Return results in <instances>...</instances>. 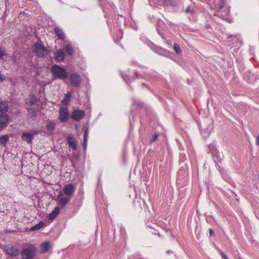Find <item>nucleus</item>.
Returning <instances> with one entry per match:
<instances>
[{"label": "nucleus", "mask_w": 259, "mask_h": 259, "mask_svg": "<svg viewBox=\"0 0 259 259\" xmlns=\"http://www.w3.org/2000/svg\"><path fill=\"white\" fill-rule=\"evenodd\" d=\"M215 4V14L214 15L219 17L221 19L227 21H229L230 18V8H227L224 10V0H214Z\"/></svg>", "instance_id": "1"}, {"label": "nucleus", "mask_w": 259, "mask_h": 259, "mask_svg": "<svg viewBox=\"0 0 259 259\" xmlns=\"http://www.w3.org/2000/svg\"><path fill=\"white\" fill-rule=\"evenodd\" d=\"M51 72L54 79L65 80L68 77V73L66 69L58 65H53L51 67Z\"/></svg>", "instance_id": "2"}, {"label": "nucleus", "mask_w": 259, "mask_h": 259, "mask_svg": "<svg viewBox=\"0 0 259 259\" xmlns=\"http://www.w3.org/2000/svg\"><path fill=\"white\" fill-rule=\"evenodd\" d=\"M36 251L37 248L35 245L30 244L28 247L24 248L21 251V258L33 259Z\"/></svg>", "instance_id": "3"}, {"label": "nucleus", "mask_w": 259, "mask_h": 259, "mask_svg": "<svg viewBox=\"0 0 259 259\" xmlns=\"http://www.w3.org/2000/svg\"><path fill=\"white\" fill-rule=\"evenodd\" d=\"M33 52L37 57L42 58L47 57L49 54L46 48L41 43H36L34 45Z\"/></svg>", "instance_id": "4"}, {"label": "nucleus", "mask_w": 259, "mask_h": 259, "mask_svg": "<svg viewBox=\"0 0 259 259\" xmlns=\"http://www.w3.org/2000/svg\"><path fill=\"white\" fill-rule=\"evenodd\" d=\"M6 254L11 257H16L19 253V250L17 246L12 244L4 245L2 247Z\"/></svg>", "instance_id": "5"}, {"label": "nucleus", "mask_w": 259, "mask_h": 259, "mask_svg": "<svg viewBox=\"0 0 259 259\" xmlns=\"http://www.w3.org/2000/svg\"><path fill=\"white\" fill-rule=\"evenodd\" d=\"M134 208L137 212H141L142 210H146L147 206L145 201L140 197H136L133 202Z\"/></svg>", "instance_id": "6"}, {"label": "nucleus", "mask_w": 259, "mask_h": 259, "mask_svg": "<svg viewBox=\"0 0 259 259\" xmlns=\"http://www.w3.org/2000/svg\"><path fill=\"white\" fill-rule=\"evenodd\" d=\"M71 84L75 88L79 87L81 82V76L76 72L71 73L69 76Z\"/></svg>", "instance_id": "7"}, {"label": "nucleus", "mask_w": 259, "mask_h": 259, "mask_svg": "<svg viewBox=\"0 0 259 259\" xmlns=\"http://www.w3.org/2000/svg\"><path fill=\"white\" fill-rule=\"evenodd\" d=\"M57 198L58 205L61 208L64 207L71 199L69 197H63V194L61 192L58 194Z\"/></svg>", "instance_id": "8"}, {"label": "nucleus", "mask_w": 259, "mask_h": 259, "mask_svg": "<svg viewBox=\"0 0 259 259\" xmlns=\"http://www.w3.org/2000/svg\"><path fill=\"white\" fill-rule=\"evenodd\" d=\"M9 121L8 115L6 113H0V132L7 127Z\"/></svg>", "instance_id": "9"}, {"label": "nucleus", "mask_w": 259, "mask_h": 259, "mask_svg": "<svg viewBox=\"0 0 259 259\" xmlns=\"http://www.w3.org/2000/svg\"><path fill=\"white\" fill-rule=\"evenodd\" d=\"M85 115V112L82 110H75L72 111L71 118L76 121H78L80 120Z\"/></svg>", "instance_id": "10"}, {"label": "nucleus", "mask_w": 259, "mask_h": 259, "mask_svg": "<svg viewBox=\"0 0 259 259\" xmlns=\"http://www.w3.org/2000/svg\"><path fill=\"white\" fill-rule=\"evenodd\" d=\"M75 191V187L72 184H68L65 185L63 188L64 194L70 198H71Z\"/></svg>", "instance_id": "11"}, {"label": "nucleus", "mask_w": 259, "mask_h": 259, "mask_svg": "<svg viewBox=\"0 0 259 259\" xmlns=\"http://www.w3.org/2000/svg\"><path fill=\"white\" fill-rule=\"evenodd\" d=\"M59 120L63 122H66L69 117V112L67 108H61L59 109Z\"/></svg>", "instance_id": "12"}, {"label": "nucleus", "mask_w": 259, "mask_h": 259, "mask_svg": "<svg viewBox=\"0 0 259 259\" xmlns=\"http://www.w3.org/2000/svg\"><path fill=\"white\" fill-rule=\"evenodd\" d=\"M67 142L68 146L71 148L73 150H76L77 149L76 140L73 135L70 134L68 135L67 139Z\"/></svg>", "instance_id": "13"}, {"label": "nucleus", "mask_w": 259, "mask_h": 259, "mask_svg": "<svg viewBox=\"0 0 259 259\" xmlns=\"http://www.w3.org/2000/svg\"><path fill=\"white\" fill-rule=\"evenodd\" d=\"M65 54L62 49L58 51L54 54V59L57 62L63 61L65 59Z\"/></svg>", "instance_id": "14"}, {"label": "nucleus", "mask_w": 259, "mask_h": 259, "mask_svg": "<svg viewBox=\"0 0 259 259\" xmlns=\"http://www.w3.org/2000/svg\"><path fill=\"white\" fill-rule=\"evenodd\" d=\"M134 74L135 76L132 78L128 75L123 76V79L125 80L127 84L131 82L133 80H134V79L141 78L143 77L142 75L140 74H139L137 71H135Z\"/></svg>", "instance_id": "15"}, {"label": "nucleus", "mask_w": 259, "mask_h": 259, "mask_svg": "<svg viewBox=\"0 0 259 259\" xmlns=\"http://www.w3.org/2000/svg\"><path fill=\"white\" fill-rule=\"evenodd\" d=\"M34 135L28 132L23 133L22 135V139L23 141H26L28 144H31Z\"/></svg>", "instance_id": "16"}, {"label": "nucleus", "mask_w": 259, "mask_h": 259, "mask_svg": "<svg viewBox=\"0 0 259 259\" xmlns=\"http://www.w3.org/2000/svg\"><path fill=\"white\" fill-rule=\"evenodd\" d=\"M153 50L156 53L162 56H166L167 53H169L168 50L160 47H155Z\"/></svg>", "instance_id": "17"}, {"label": "nucleus", "mask_w": 259, "mask_h": 259, "mask_svg": "<svg viewBox=\"0 0 259 259\" xmlns=\"http://www.w3.org/2000/svg\"><path fill=\"white\" fill-rule=\"evenodd\" d=\"M88 134H89V128L88 127H84V133H83V150L85 151L87 146V142L88 140Z\"/></svg>", "instance_id": "18"}, {"label": "nucleus", "mask_w": 259, "mask_h": 259, "mask_svg": "<svg viewBox=\"0 0 259 259\" xmlns=\"http://www.w3.org/2000/svg\"><path fill=\"white\" fill-rule=\"evenodd\" d=\"M54 32L56 35L58 36V38L62 40L65 38V36L63 30L58 27H55L54 28Z\"/></svg>", "instance_id": "19"}, {"label": "nucleus", "mask_w": 259, "mask_h": 259, "mask_svg": "<svg viewBox=\"0 0 259 259\" xmlns=\"http://www.w3.org/2000/svg\"><path fill=\"white\" fill-rule=\"evenodd\" d=\"M9 106L6 101H3L0 98V112L1 113L7 112L8 110Z\"/></svg>", "instance_id": "20"}, {"label": "nucleus", "mask_w": 259, "mask_h": 259, "mask_svg": "<svg viewBox=\"0 0 259 259\" xmlns=\"http://www.w3.org/2000/svg\"><path fill=\"white\" fill-rule=\"evenodd\" d=\"M71 98V93L70 92H68L65 95L64 99L62 101V104H63L64 105H68L70 102Z\"/></svg>", "instance_id": "21"}, {"label": "nucleus", "mask_w": 259, "mask_h": 259, "mask_svg": "<svg viewBox=\"0 0 259 259\" xmlns=\"http://www.w3.org/2000/svg\"><path fill=\"white\" fill-rule=\"evenodd\" d=\"M60 210V207L59 206L56 207L55 209L50 214L49 219L51 220L54 219L59 213Z\"/></svg>", "instance_id": "22"}, {"label": "nucleus", "mask_w": 259, "mask_h": 259, "mask_svg": "<svg viewBox=\"0 0 259 259\" xmlns=\"http://www.w3.org/2000/svg\"><path fill=\"white\" fill-rule=\"evenodd\" d=\"M50 246V245L49 242L46 241L43 242L40 245L41 252L43 253H46L48 252L49 250Z\"/></svg>", "instance_id": "23"}, {"label": "nucleus", "mask_w": 259, "mask_h": 259, "mask_svg": "<svg viewBox=\"0 0 259 259\" xmlns=\"http://www.w3.org/2000/svg\"><path fill=\"white\" fill-rule=\"evenodd\" d=\"M45 223L43 221H41L36 225L32 226L31 228H30L29 230L30 231H34L36 230H38L40 229L42 227L44 226Z\"/></svg>", "instance_id": "24"}, {"label": "nucleus", "mask_w": 259, "mask_h": 259, "mask_svg": "<svg viewBox=\"0 0 259 259\" xmlns=\"http://www.w3.org/2000/svg\"><path fill=\"white\" fill-rule=\"evenodd\" d=\"M9 139V136L8 135L0 136V145L2 146H5Z\"/></svg>", "instance_id": "25"}, {"label": "nucleus", "mask_w": 259, "mask_h": 259, "mask_svg": "<svg viewBox=\"0 0 259 259\" xmlns=\"http://www.w3.org/2000/svg\"><path fill=\"white\" fill-rule=\"evenodd\" d=\"M65 51L69 55H72L74 52V48L72 47V46L70 44H67L65 48Z\"/></svg>", "instance_id": "26"}, {"label": "nucleus", "mask_w": 259, "mask_h": 259, "mask_svg": "<svg viewBox=\"0 0 259 259\" xmlns=\"http://www.w3.org/2000/svg\"><path fill=\"white\" fill-rule=\"evenodd\" d=\"M28 113L30 118H35L36 117V113L34 108H28Z\"/></svg>", "instance_id": "27"}, {"label": "nucleus", "mask_w": 259, "mask_h": 259, "mask_svg": "<svg viewBox=\"0 0 259 259\" xmlns=\"http://www.w3.org/2000/svg\"><path fill=\"white\" fill-rule=\"evenodd\" d=\"M133 105H135L136 107L139 108L143 107L144 106V104L142 102L136 99L133 100Z\"/></svg>", "instance_id": "28"}, {"label": "nucleus", "mask_w": 259, "mask_h": 259, "mask_svg": "<svg viewBox=\"0 0 259 259\" xmlns=\"http://www.w3.org/2000/svg\"><path fill=\"white\" fill-rule=\"evenodd\" d=\"M174 49L177 54L180 55L182 54V50L180 46L177 44L175 43L174 44Z\"/></svg>", "instance_id": "29"}, {"label": "nucleus", "mask_w": 259, "mask_h": 259, "mask_svg": "<svg viewBox=\"0 0 259 259\" xmlns=\"http://www.w3.org/2000/svg\"><path fill=\"white\" fill-rule=\"evenodd\" d=\"M55 127V124L53 122H49L47 125V128L49 131H53L54 130Z\"/></svg>", "instance_id": "30"}, {"label": "nucleus", "mask_w": 259, "mask_h": 259, "mask_svg": "<svg viewBox=\"0 0 259 259\" xmlns=\"http://www.w3.org/2000/svg\"><path fill=\"white\" fill-rule=\"evenodd\" d=\"M185 12L187 14H193L195 12L194 8L193 7L189 6L186 9Z\"/></svg>", "instance_id": "31"}, {"label": "nucleus", "mask_w": 259, "mask_h": 259, "mask_svg": "<svg viewBox=\"0 0 259 259\" xmlns=\"http://www.w3.org/2000/svg\"><path fill=\"white\" fill-rule=\"evenodd\" d=\"M156 30H157V33L159 34V35L161 36V38L163 39H165V37L163 36V33L161 32V28H160V26L159 24H157V25H156Z\"/></svg>", "instance_id": "32"}, {"label": "nucleus", "mask_w": 259, "mask_h": 259, "mask_svg": "<svg viewBox=\"0 0 259 259\" xmlns=\"http://www.w3.org/2000/svg\"><path fill=\"white\" fill-rule=\"evenodd\" d=\"M6 55V50L0 46V59H2Z\"/></svg>", "instance_id": "33"}, {"label": "nucleus", "mask_w": 259, "mask_h": 259, "mask_svg": "<svg viewBox=\"0 0 259 259\" xmlns=\"http://www.w3.org/2000/svg\"><path fill=\"white\" fill-rule=\"evenodd\" d=\"M158 137V134L157 133L154 134L153 136V139L151 140V142L152 143V142H153L155 141H156Z\"/></svg>", "instance_id": "34"}, {"label": "nucleus", "mask_w": 259, "mask_h": 259, "mask_svg": "<svg viewBox=\"0 0 259 259\" xmlns=\"http://www.w3.org/2000/svg\"><path fill=\"white\" fill-rule=\"evenodd\" d=\"M5 79V76L0 72V82L4 81Z\"/></svg>", "instance_id": "35"}, {"label": "nucleus", "mask_w": 259, "mask_h": 259, "mask_svg": "<svg viewBox=\"0 0 259 259\" xmlns=\"http://www.w3.org/2000/svg\"><path fill=\"white\" fill-rule=\"evenodd\" d=\"M220 254L224 259H229L227 256L222 251L220 252Z\"/></svg>", "instance_id": "36"}, {"label": "nucleus", "mask_w": 259, "mask_h": 259, "mask_svg": "<svg viewBox=\"0 0 259 259\" xmlns=\"http://www.w3.org/2000/svg\"><path fill=\"white\" fill-rule=\"evenodd\" d=\"M256 144L259 145V134L257 135L256 139Z\"/></svg>", "instance_id": "37"}, {"label": "nucleus", "mask_w": 259, "mask_h": 259, "mask_svg": "<svg viewBox=\"0 0 259 259\" xmlns=\"http://www.w3.org/2000/svg\"><path fill=\"white\" fill-rule=\"evenodd\" d=\"M209 232L210 236H212L213 235V230L212 229L210 228L209 229Z\"/></svg>", "instance_id": "38"}, {"label": "nucleus", "mask_w": 259, "mask_h": 259, "mask_svg": "<svg viewBox=\"0 0 259 259\" xmlns=\"http://www.w3.org/2000/svg\"><path fill=\"white\" fill-rule=\"evenodd\" d=\"M35 103V99L30 101V104L31 105H34Z\"/></svg>", "instance_id": "39"}, {"label": "nucleus", "mask_w": 259, "mask_h": 259, "mask_svg": "<svg viewBox=\"0 0 259 259\" xmlns=\"http://www.w3.org/2000/svg\"><path fill=\"white\" fill-rule=\"evenodd\" d=\"M12 59L13 62H15L16 61V57L15 56H14Z\"/></svg>", "instance_id": "40"}, {"label": "nucleus", "mask_w": 259, "mask_h": 259, "mask_svg": "<svg viewBox=\"0 0 259 259\" xmlns=\"http://www.w3.org/2000/svg\"><path fill=\"white\" fill-rule=\"evenodd\" d=\"M171 252H172V251H171L170 250H168L166 251V253L168 254H169Z\"/></svg>", "instance_id": "41"}, {"label": "nucleus", "mask_w": 259, "mask_h": 259, "mask_svg": "<svg viewBox=\"0 0 259 259\" xmlns=\"http://www.w3.org/2000/svg\"><path fill=\"white\" fill-rule=\"evenodd\" d=\"M129 87L130 88V89H131V90H133V89H132V87H131V85H130V86H129Z\"/></svg>", "instance_id": "42"}]
</instances>
